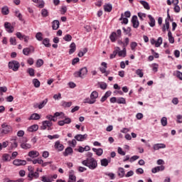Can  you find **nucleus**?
Here are the masks:
<instances>
[{
    "instance_id": "f257e3e1",
    "label": "nucleus",
    "mask_w": 182,
    "mask_h": 182,
    "mask_svg": "<svg viewBox=\"0 0 182 182\" xmlns=\"http://www.w3.org/2000/svg\"><path fill=\"white\" fill-rule=\"evenodd\" d=\"M82 164L86 166V167H88L90 170H95V168L97 167V161L94 158H90L82 161Z\"/></svg>"
},
{
    "instance_id": "f03ea898",
    "label": "nucleus",
    "mask_w": 182,
    "mask_h": 182,
    "mask_svg": "<svg viewBox=\"0 0 182 182\" xmlns=\"http://www.w3.org/2000/svg\"><path fill=\"white\" fill-rule=\"evenodd\" d=\"M58 116H60V114H54L53 116L48 115L46 117L48 120L43 122V130H46V127H50L52 126V122H56Z\"/></svg>"
},
{
    "instance_id": "7ed1b4c3",
    "label": "nucleus",
    "mask_w": 182,
    "mask_h": 182,
    "mask_svg": "<svg viewBox=\"0 0 182 182\" xmlns=\"http://www.w3.org/2000/svg\"><path fill=\"white\" fill-rule=\"evenodd\" d=\"M97 97H99V92L96 90H94L91 92L90 98L87 97L84 100V103H88V105H95Z\"/></svg>"
},
{
    "instance_id": "20e7f679",
    "label": "nucleus",
    "mask_w": 182,
    "mask_h": 182,
    "mask_svg": "<svg viewBox=\"0 0 182 182\" xmlns=\"http://www.w3.org/2000/svg\"><path fill=\"white\" fill-rule=\"evenodd\" d=\"M9 133H12V127L8 125L6 123H3L0 129V134L4 136V134H9Z\"/></svg>"
},
{
    "instance_id": "39448f33",
    "label": "nucleus",
    "mask_w": 182,
    "mask_h": 182,
    "mask_svg": "<svg viewBox=\"0 0 182 182\" xmlns=\"http://www.w3.org/2000/svg\"><path fill=\"white\" fill-rule=\"evenodd\" d=\"M87 75V68L84 67L81 68L79 71L74 73L75 77H81V79H85Z\"/></svg>"
},
{
    "instance_id": "423d86ee",
    "label": "nucleus",
    "mask_w": 182,
    "mask_h": 182,
    "mask_svg": "<svg viewBox=\"0 0 182 182\" xmlns=\"http://www.w3.org/2000/svg\"><path fill=\"white\" fill-rule=\"evenodd\" d=\"M21 64L17 60H11L9 62V69H11L14 72H18Z\"/></svg>"
},
{
    "instance_id": "0eeeda50",
    "label": "nucleus",
    "mask_w": 182,
    "mask_h": 182,
    "mask_svg": "<svg viewBox=\"0 0 182 182\" xmlns=\"http://www.w3.org/2000/svg\"><path fill=\"white\" fill-rule=\"evenodd\" d=\"M46 103H48V99H45L40 103H35L33 104L34 109H43L45 106H46Z\"/></svg>"
},
{
    "instance_id": "6e6552de",
    "label": "nucleus",
    "mask_w": 182,
    "mask_h": 182,
    "mask_svg": "<svg viewBox=\"0 0 182 182\" xmlns=\"http://www.w3.org/2000/svg\"><path fill=\"white\" fill-rule=\"evenodd\" d=\"M131 22L132 23L133 28H134L135 29H137V28H139V25H140V23L139 22V18H137V16H133Z\"/></svg>"
},
{
    "instance_id": "1a4fd4ad",
    "label": "nucleus",
    "mask_w": 182,
    "mask_h": 182,
    "mask_svg": "<svg viewBox=\"0 0 182 182\" xmlns=\"http://www.w3.org/2000/svg\"><path fill=\"white\" fill-rule=\"evenodd\" d=\"M4 28L6 31V32H8L9 33H14V26H12V24H11V23L9 22H5L4 23Z\"/></svg>"
},
{
    "instance_id": "9d476101",
    "label": "nucleus",
    "mask_w": 182,
    "mask_h": 182,
    "mask_svg": "<svg viewBox=\"0 0 182 182\" xmlns=\"http://www.w3.org/2000/svg\"><path fill=\"white\" fill-rule=\"evenodd\" d=\"M33 52H35V48H33L32 46L23 49V53L26 56H28L29 53H33Z\"/></svg>"
},
{
    "instance_id": "9b49d317",
    "label": "nucleus",
    "mask_w": 182,
    "mask_h": 182,
    "mask_svg": "<svg viewBox=\"0 0 182 182\" xmlns=\"http://www.w3.org/2000/svg\"><path fill=\"white\" fill-rule=\"evenodd\" d=\"M28 181H32L34 178H39V173L38 172H33V171H31V172L28 175Z\"/></svg>"
},
{
    "instance_id": "f8f14e48",
    "label": "nucleus",
    "mask_w": 182,
    "mask_h": 182,
    "mask_svg": "<svg viewBox=\"0 0 182 182\" xmlns=\"http://www.w3.org/2000/svg\"><path fill=\"white\" fill-rule=\"evenodd\" d=\"M27 141H28V139L25 138L23 141L21 142V149H23L24 150H28V149H31V147H32V145L26 143Z\"/></svg>"
},
{
    "instance_id": "ddd939ff",
    "label": "nucleus",
    "mask_w": 182,
    "mask_h": 182,
    "mask_svg": "<svg viewBox=\"0 0 182 182\" xmlns=\"http://www.w3.org/2000/svg\"><path fill=\"white\" fill-rule=\"evenodd\" d=\"M54 147L58 151H63V149H65L63 144H60V141H55Z\"/></svg>"
},
{
    "instance_id": "4468645a",
    "label": "nucleus",
    "mask_w": 182,
    "mask_h": 182,
    "mask_svg": "<svg viewBox=\"0 0 182 182\" xmlns=\"http://www.w3.org/2000/svg\"><path fill=\"white\" fill-rule=\"evenodd\" d=\"M75 140L77 141H84V140H86L87 139V134H85L83 135L82 134H77L75 136Z\"/></svg>"
},
{
    "instance_id": "2eb2a0df",
    "label": "nucleus",
    "mask_w": 182,
    "mask_h": 182,
    "mask_svg": "<svg viewBox=\"0 0 182 182\" xmlns=\"http://www.w3.org/2000/svg\"><path fill=\"white\" fill-rule=\"evenodd\" d=\"M13 164H14V166H26V161L22 159H15L13 161Z\"/></svg>"
},
{
    "instance_id": "dca6fc26",
    "label": "nucleus",
    "mask_w": 182,
    "mask_h": 182,
    "mask_svg": "<svg viewBox=\"0 0 182 182\" xmlns=\"http://www.w3.org/2000/svg\"><path fill=\"white\" fill-rule=\"evenodd\" d=\"M148 18L149 19V25L151 26V28H154L156 26V20L153 17L152 15H148Z\"/></svg>"
},
{
    "instance_id": "f3484780",
    "label": "nucleus",
    "mask_w": 182,
    "mask_h": 182,
    "mask_svg": "<svg viewBox=\"0 0 182 182\" xmlns=\"http://www.w3.org/2000/svg\"><path fill=\"white\" fill-rule=\"evenodd\" d=\"M117 54L119 58H126V55H127V51L126 50V48L124 47L122 50H121L119 48V50H118Z\"/></svg>"
},
{
    "instance_id": "a211bd4d",
    "label": "nucleus",
    "mask_w": 182,
    "mask_h": 182,
    "mask_svg": "<svg viewBox=\"0 0 182 182\" xmlns=\"http://www.w3.org/2000/svg\"><path fill=\"white\" fill-rule=\"evenodd\" d=\"M38 129H39V126L38 124H33L30 126L27 130L30 133H33V132H38Z\"/></svg>"
},
{
    "instance_id": "6ab92c4d",
    "label": "nucleus",
    "mask_w": 182,
    "mask_h": 182,
    "mask_svg": "<svg viewBox=\"0 0 182 182\" xmlns=\"http://www.w3.org/2000/svg\"><path fill=\"white\" fill-rule=\"evenodd\" d=\"M60 25V23H59V21L54 20L52 22V28H53V31H58V29H59Z\"/></svg>"
},
{
    "instance_id": "aec40b11",
    "label": "nucleus",
    "mask_w": 182,
    "mask_h": 182,
    "mask_svg": "<svg viewBox=\"0 0 182 182\" xmlns=\"http://www.w3.org/2000/svg\"><path fill=\"white\" fill-rule=\"evenodd\" d=\"M164 168H165L164 166H156L155 168H153L151 169V171L152 173H154V174H156V173H159V171H163Z\"/></svg>"
},
{
    "instance_id": "412c9836",
    "label": "nucleus",
    "mask_w": 182,
    "mask_h": 182,
    "mask_svg": "<svg viewBox=\"0 0 182 182\" xmlns=\"http://www.w3.org/2000/svg\"><path fill=\"white\" fill-rule=\"evenodd\" d=\"M109 39L111 42H116V41L119 39V37L117 36V33L116 32H112L109 36Z\"/></svg>"
},
{
    "instance_id": "4be33fe9",
    "label": "nucleus",
    "mask_w": 182,
    "mask_h": 182,
    "mask_svg": "<svg viewBox=\"0 0 182 182\" xmlns=\"http://www.w3.org/2000/svg\"><path fill=\"white\" fill-rule=\"evenodd\" d=\"M170 28V22L168 21V19L165 20V24L163 25L162 31L164 32H166V31L168 30Z\"/></svg>"
},
{
    "instance_id": "5701e85b",
    "label": "nucleus",
    "mask_w": 182,
    "mask_h": 182,
    "mask_svg": "<svg viewBox=\"0 0 182 182\" xmlns=\"http://www.w3.org/2000/svg\"><path fill=\"white\" fill-rule=\"evenodd\" d=\"M18 147V142L16 139H11L10 142V149L11 150H14V149H16Z\"/></svg>"
},
{
    "instance_id": "b1692460",
    "label": "nucleus",
    "mask_w": 182,
    "mask_h": 182,
    "mask_svg": "<svg viewBox=\"0 0 182 182\" xmlns=\"http://www.w3.org/2000/svg\"><path fill=\"white\" fill-rule=\"evenodd\" d=\"M70 50H69V55H72L73 53H75L76 52V43H72L70 45Z\"/></svg>"
},
{
    "instance_id": "393cba45",
    "label": "nucleus",
    "mask_w": 182,
    "mask_h": 182,
    "mask_svg": "<svg viewBox=\"0 0 182 182\" xmlns=\"http://www.w3.org/2000/svg\"><path fill=\"white\" fill-rule=\"evenodd\" d=\"M154 150H160V149H166V144H156L153 146Z\"/></svg>"
},
{
    "instance_id": "a878e982",
    "label": "nucleus",
    "mask_w": 182,
    "mask_h": 182,
    "mask_svg": "<svg viewBox=\"0 0 182 182\" xmlns=\"http://www.w3.org/2000/svg\"><path fill=\"white\" fill-rule=\"evenodd\" d=\"M28 156L29 157L35 159L36 157H39V152H38V151H31L28 152Z\"/></svg>"
},
{
    "instance_id": "bb28decb",
    "label": "nucleus",
    "mask_w": 182,
    "mask_h": 182,
    "mask_svg": "<svg viewBox=\"0 0 182 182\" xmlns=\"http://www.w3.org/2000/svg\"><path fill=\"white\" fill-rule=\"evenodd\" d=\"M119 47H115L114 50L109 55V59H114V58H116V56L118 55L117 53L119 52Z\"/></svg>"
},
{
    "instance_id": "cd10ccee",
    "label": "nucleus",
    "mask_w": 182,
    "mask_h": 182,
    "mask_svg": "<svg viewBox=\"0 0 182 182\" xmlns=\"http://www.w3.org/2000/svg\"><path fill=\"white\" fill-rule=\"evenodd\" d=\"M112 9H113V6L111 4H107L104 6V10L105 12H112Z\"/></svg>"
},
{
    "instance_id": "c85d7f7f",
    "label": "nucleus",
    "mask_w": 182,
    "mask_h": 182,
    "mask_svg": "<svg viewBox=\"0 0 182 182\" xmlns=\"http://www.w3.org/2000/svg\"><path fill=\"white\" fill-rule=\"evenodd\" d=\"M72 153H73V149H72V147H68L63 152V156H65V157H67V156H69V154H72Z\"/></svg>"
},
{
    "instance_id": "c756f323",
    "label": "nucleus",
    "mask_w": 182,
    "mask_h": 182,
    "mask_svg": "<svg viewBox=\"0 0 182 182\" xmlns=\"http://www.w3.org/2000/svg\"><path fill=\"white\" fill-rule=\"evenodd\" d=\"M92 151L96 153L97 156H102L103 154V149L102 148L96 149V148H92Z\"/></svg>"
},
{
    "instance_id": "7c9ffc66",
    "label": "nucleus",
    "mask_w": 182,
    "mask_h": 182,
    "mask_svg": "<svg viewBox=\"0 0 182 182\" xmlns=\"http://www.w3.org/2000/svg\"><path fill=\"white\" fill-rule=\"evenodd\" d=\"M139 3L144 6V9H147V11L150 9V5L147 3V1L141 0L139 1Z\"/></svg>"
},
{
    "instance_id": "2f4dec72",
    "label": "nucleus",
    "mask_w": 182,
    "mask_h": 182,
    "mask_svg": "<svg viewBox=\"0 0 182 182\" xmlns=\"http://www.w3.org/2000/svg\"><path fill=\"white\" fill-rule=\"evenodd\" d=\"M43 45L46 46V48H50V40L48 38H46L43 40Z\"/></svg>"
},
{
    "instance_id": "473e14b6",
    "label": "nucleus",
    "mask_w": 182,
    "mask_h": 182,
    "mask_svg": "<svg viewBox=\"0 0 182 182\" xmlns=\"http://www.w3.org/2000/svg\"><path fill=\"white\" fill-rule=\"evenodd\" d=\"M68 181L76 182V176H75V174H73V171H70Z\"/></svg>"
},
{
    "instance_id": "72a5a7b5",
    "label": "nucleus",
    "mask_w": 182,
    "mask_h": 182,
    "mask_svg": "<svg viewBox=\"0 0 182 182\" xmlns=\"http://www.w3.org/2000/svg\"><path fill=\"white\" fill-rule=\"evenodd\" d=\"M117 103L118 105H126V98L122 97L117 98Z\"/></svg>"
},
{
    "instance_id": "f704fd0d",
    "label": "nucleus",
    "mask_w": 182,
    "mask_h": 182,
    "mask_svg": "<svg viewBox=\"0 0 182 182\" xmlns=\"http://www.w3.org/2000/svg\"><path fill=\"white\" fill-rule=\"evenodd\" d=\"M151 68L154 73H157V72H159V64L153 63L151 65Z\"/></svg>"
},
{
    "instance_id": "c9c22d12",
    "label": "nucleus",
    "mask_w": 182,
    "mask_h": 182,
    "mask_svg": "<svg viewBox=\"0 0 182 182\" xmlns=\"http://www.w3.org/2000/svg\"><path fill=\"white\" fill-rule=\"evenodd\" d=\"M11 156L8 154H4L2 156V160L3 161H11Z\"/></svg>"
},
{
    "instance_id": "e433bc0d",
    "label": "nucleus",
    "mask_w": 182,
    "mask_h": 182,
    "mask_svg": "<svg viewBox=\"0 0 182 182\" xmlns=\"http://www.w3.org/2000/svg\"><path fill=\"white\" fill-rule=\"evenodd\" d=\"M101 166L103 167H107L109 166V161L107 160V159H102L100 160Z\"/></svg>"
},
{
    "instance_id": "4c0bfd02",
    "label": "nucleus",
    "mask_w": 182,
    "mask_h": 182,
    "mask_svg": "<svg viewBox=\"0 0 182 182\" xmlns=\"http://www.w3.org/2000/svg\"><path fill=\"white\" fill-rule=\"evenodd\" d=\"M168 38L170 43H174V37H173V33L170 31L168 32Z\"/></svg>"
},
{
    "instance_id": "58836bf2",
    "label": "nucleus",
    "mask_w": 182,
    "mask_h": 182,
    "mask_svg": "<svg viewBox=\"0 0 182 182\" xmlns=\"http://www.w3.org/2000/svg\"><path fill=\"white\" fill-rule=\"evenodd\" d=\"M33 85L34 87H41V81L39 80L34 78L33 80Z\"/></svg>"
},
{
    "instance_id": "ea45409f",
    "label": "nucleus",
    "mask_w": 182,
    "mask_h": 182,
    "mask_svg": "<svg viewBox=\"0 0 182 182\" xmlns=\"http://www.w3.org/2000/svg\"><path fill=\"white\" fill-rule=\"evenodd\" d=\"M163 43V38L159 37L157 41H156V48H160Z\"/></svg>"
},
{
    "instance_id": "a19ab883",
    "label": "nucleus",
    "mask_w": 182,
    "mask_h": 182,
    "mask_svg": "<svg viewBox=\"0 0 182 182\" xmlns=\"http://www.w3.org/2000/svg\"><path fill=\"white\" fill-rule=\"evenodd\" d=\"M39 119H41L40 114H31L28 118V120H39Z\"/></svg>"
},
{
    "instance_id": "79ce46f5",
    "label": "nucleus",
    "mask_w": 182,
    "mask_h": 182,
    "mask_svg": "<svg viewBox=\"0 0 182 182\" xmlns=\"http://www.w3.org/2000/svg\"><path fill=\"white\" fill-rule=\"evenodd\" d=\"M61 106H63V107H70V106H72V102H68L66 101H62Z\"/></svg>"
},
{
    "instance_id": "37998d69",
    "label": "nucleus",
    "mask_w": 182,
    "mask_h": 182,
    "mask_svg": "<svg viewBox=\"0 0 182 182\" xmlns=\"http://www.w3.org/2000/svg\"><path fill=\"white\" fill-rule=\"evenodd\" d=\"M36 38L37 41H43V34L41 32H38L36 34Z\"/></svg>"
},
{
    "instance_id": "c03bdc74",
    "label": "nucleus",
    "mask_w": 182,
    "mask_h": 182,
    "mask_svg": "<svg viewBox=\"0 0 182 182\" xmlns=\"http://www.w3.org/2000/svg\"><path fill=\"white\" fill-rule=\"evenodd\" d=\"M118 176H119V177H121V178L124 177V168H119V169H118Z\"/></svg>"
},
{
    "instance_id": "a18cd8bd",
    "label": "nucleus",
    "mask_w": 182,
    "mask_h": 182,
    "mask_svg": "<svg viewBox=\"0 0 182 182\" xmlns=\"http://www.w3.org/2000/svg\"><path fill=\"white\" fill-rule=\"evenodd\" d=\"M1 14H3V15H8L9 14V9L8 6H4L1 9Z\"/></svg>"
},
{
    "instance_id": "49530a36",
    "label": "nucleus",
    "mask_w": 182,
    "mask_h": 182,
    "mask_svg": "<svg viewBox=\"0 0 182 182\" xmlns=\"http://www.w3.org/2000/svg\"><path fill=\"white\" fill-rule=\"evenodd\" d=\"M124 15L123 14H121V18H119V21H122V23H124V25H127L129 23V19L127 18H124Z\"/></svg>"
},
{
    "instance_id": "de8ad7c7",
    "label": "nucleus",
    "mask_w": 182,
    "mask_h": 182,
    "mask_svg": "<svg viewBox=\"0 0 182 182\" xmlns=\"http://www.w3.org/2000/svg\"><path fill=\"white\" fill-rule=\"evenodd\" d=\"M41 15L43 18H46L47 16H49V12L48 11V9H43L41 10Z\"/></svg>"
},
{
    "instance_id": "09e8293b",
    "label": "nucleus",
    "mask_w": 182,
    "mask_h": 182,
    "mask_svg": "<svg viewBox=\"0 0 182 182\" xmlns=\"http://www.w3.org/2000/svg\"><path fill=\"white\" fill-rule=\"evenodd\" d=\"M135 73L136 75H137V76H139V77H143V76H144V73H143V70L140 69L136 70Z\"/></svg>"
},
{
    "instance_id": "8fccbe9b",
    "label": "nucleus",
    "mask_w": 182,
    "mask_h": 182,
    "mask_svg": "<svg viewBox=\"0 0 182 182\" xmlns=\"http://www.w3.org/2000/svg\"><path fill=\"white\" fill-rule=\"evenodd\" d=\"M63 40L65 41V42H70V41H72V36L67 34L63 37Z\"/></svg>"
},
{
    "instance_id": "3c124183",
    "label": "nucleus",
    "mask_w": 182,
    "mask_h": 182,
    "mask_svg": "<svg viewBox=\"0 0 182 182\" xmlns=\"http://www.w3.org/2000/svg\"><path fill=\"white\" fill-rule=\"evenodd\" d=\"M14 14L18 18L19 21H22V14L19 12V10H16Z\"/></svg>"
},
{
    "instance_id": "603ef678",
    "label": "nucleus",
    "mask_w": 182,
    "mask_h": 182,
    "mask_svg": "<svg viewBox=\"0 0 182 182\" xmlns=\"http://www.w3.org/2000/svg\"><path fill=\"white\" fill-rule=\"evenodd\" d=\"M38 4L37 5L38 8L42 9L45 7V1H43V0L38 1Z\"/></svg>"
},
{
    "instance_id": "864d4df0",
    "label": "nucleus",
    "mask_w": 182,
    "mask_h": 182,
    "mask_svg": "<svg viewBox=\"0 0 182 182\" xmlns=\"http://www.w3.org/2000/svg\"><path fill=\"white\" fill-rule=\"evenodd\" d=\"M8 92V87L6 86L0 87V93L1 95H4L3 93H6Z\"/></svg>"
},
{
    "instance_id": "5fc2aeb1",
    "label": "nucleus",
    "mask_w": 182,
    "mask_h": 182,
    "mask_svg": "<svg viewBox=\"0 0 182 182\" xmlns=\"http://www.w3.org/2000/svg\"><path fill=\"white\" fill-rule=\"evenodd\" d=\"M130 46H131L132 50L134 52L136 50V48H137V43L134 41L132 42L130 44Z\"/></svg>"
},
{
    "instance_id": "6e6d98bb",
    "label": "nucleus",
    "mask_w": 182,
    "mask_h": 182,
    "mask_svg": "<svg viewBox=\"0 0 182 182\" xmlns=\"http://www.w3.org/2000/svg\"><path fill=\"white\" fill-rule=\"evenodd\" d=\"M100 87L102 90H105V89H107V84L106 82H100Z\"/></svg>"
},
{
    "instance_id": "4d7b16f0",
    "label": "nucleus",
    "mask_w": 182,
    "mask_h": 182,
    "mask_svg": "<svg viewBox=\"0 0 182 182\" xmlns=\"http://www.w3.org/2000/svg\"><path fill=\"white\" fill-rule=\"evenodd\" d=\"M27 72L30 75V76H35V70L33 68H28Z\"/></svg>"
},
{
    "instance_id": "13d9d810",
    "label": "nucleus",
    "mask_w": 182,
    "mask_h": 182,
    "mask_svg": "<svg viewBox=\"0 0 182 182\" xmlns=\"http://www.w3.org/2000/svg\"><path fill=\"white\" fill-rule=\"evenodd\" d=\"M32 161H33V164H42V163H43V160L41 159H34Z\"/></svg>"
},
{
    "instance_id": "bf43d9fd",
    "label": "nucleus",
    "mask_w": 182,
    "mask_h": 182,
    "mask_svg": "<svg viewBox=\"0 0 182 182\" xmlns=\"http://www.w3.org/2000/svg\"><path fill=\"white\" fill-rule=\"evenodd\" d=\"M43 65V60L42 59H38L36 61V67L37 68H41Z\"/></svg>"
},
{
    "instance_id": "052dcab7",
    "label": "nucleus",
    "mask_w": 182,
    "mask_h": 182,
    "mask_svg": "<svg viewBox=\"0 0 182 182\" xmlns=\"http://www.w3.org/2000/svg\"><path fill=\"white\" fill-rule=\"evenodd\" d=\"M60 99H62V94L58 93V94H55L53 95L54 100H60Z\"/></svg>"
},
{
    "instance_id": "680f3d73",
    "label": "nucleus",
    "mask_w": 182,
    "mask_h": 182,
    "mask_svg": "<svg viewBox=\"0 0 182 182\" xmlns=\"http://www.w3.org/2000/svg\"><path fill=\"white\" fill-rule=\"evenodd\" d=\"M161 123L162 126H167V117H162V119H161Z\"/></svg>"
},
{
    "instance_id": "e2e57ef3",
    "label": "nucleus",
    "mask_w": 182,
    "mask_h": 182,
    "mask_svg": "<svg viewBox=\"0 0 182 182\" xmlns=\"http://www.w3.org/2000/svg\"><path fill=\"white\" fill-rule=\"evenodd\" d=\"M16 36L17 38H18V39H20V41H22L25 37V35H22V33L21 32H17Z\"/></svg>"
},
{
    "instance_id": "0e129e2a",
    "label": "nucleus",
    "mask_w": 182,
    "mask_h": 182,
    "mask_svg": "<svg viewBox=\"0 0 182 182\" xmlns=\"http://www.w3.org/2000/svg\"><path fill=\"white\" fill-rule=\"evenodd\" d=\"M48 139H50V140H53V139H59V134H55V135H48Z\"/></svg>"
},
{
    "instance_id": "69168bd1",
    "label": "nucleus",
    "mask_w": 182,
    "mask_h": 182,
    "mask_svg": "<svg viewBox=\"0 0 182 182\" xmlns=\"http://www.w3.org/2000/svg\"><path fill=\"white\" fill-rule=\"evenodd\" d=\"M138 16L141 21H143L144 18H146V14L144 13H138Z\"/></svg>"
},
{
    "instance_id": "338daca9",
    "label": "nucleus",
    "mask_w": 182,
    "mask_h": 182,
    "mask_svg": "<svg viewBox=\"0 0 182 182\" xmlns=\"http://www.w3.org/2000/svg\"><path fill=\"white\" fill-rule=\"evenodd\" d=\"M10 43L11 45H16V38L15 37L10 38Z\"/></svg>"
},
{
    "instance_id": "774afa93",
    "label": "nucleus",
    "mask_w": 182,
    "mask_h": 182,
    "mask_svg": "<svg viewBox=\"0 0 182 182\" xmlns=\"http://www.w3.org/2000/svg\"><path fill=\"white\" fill-rule=\"evenodd\" d=\"M176 77H178L180 80H182V73L180 71H176Z\"/></svg>"
}]
</instances>
